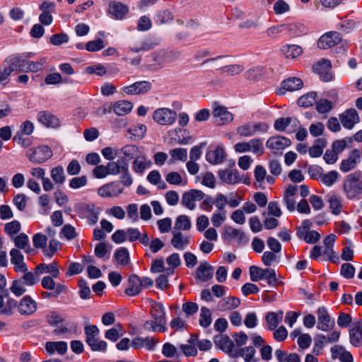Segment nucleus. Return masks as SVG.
<instances>
[{
	"mask_svg": "<svg viewBox=\"0 0 362 362\" xmlns=\"http://www.w3.org/2000/svg\"><path fill=\"white\" fill-rule=\"evenodd\" d=\"M117 163V161H110L106 165H97L93 171L94 176L96 178L101 179L105 177L107 175H114Z\"/></svg>",
	"mask_w": 362,
	"mask_h": 362,
	"instance_id": "23",
	"label": "nucleus"
},
{
	"mask_svg": "<svg viewBox=\"0 0 362 362\" xmlns=\"http://www.w3.org/2000/svg\"><path fill=\"white\" fill-rule=\"evenodd\" d=\"M129 163H127L126 161H117L115 171H114V175L121 174L119 177L120 182L126 187H129L133 183V179L129 173Z\"/></svg>",
	"mask_w": 362,
	"mask_h": 362,
	"instance_id": "11",
	"label": "nucleus"
},
{
	"mask_svg": "<svg viewBox=\"0 0 362 362\" xmlns=\"http://www.w3.org/2000/svg\"><path fill=\"white\" fill-rule=\"evenodd\" d=\"M55 4L53 2L44 1L40 6L42 13L39 16L40 22L45 25H49L52 22L51 11L54 8Z\"/></svg>",
	"mask_w": 362,
	"mask_h": 362,
	"instance_id": "20",
	"label": "nucleus"
},
{
	"mask_svg": "<svg viewBox=\"0 0 362 362\" xmlns=\"http://www.w3.org/2000/svg\"><path fill=\"white\" fill-rule=\"evenodd\" d=\"M155 20L159 24L170 23L173 20V15L168 10L160 11L156 15Z\"/></svg>",
	"mask_w": 362,
	"mask_h": 362,
	"instance_id": "55",
	"label": "nucleus"
},
{
	"mask_svg": "<svg viewBox=\"0 0 362 362\" xmlns=\"http://www.w3.org/2000/svg\"><path fill=\"white\" fill-rule=\"evenodd\" d=\"M42 274H49L52 277L57 278L59 275V270L56 262L51 264H40L35 267V274L40 276Z\"/></svg>",
	"mask_w": 362,
	"mask_h": 362,
	"instance_id": "27",
	"label": "nucleus"
},
{
	"mask_svg": "<svg viewBox=\"0 0 362 362\" xmlns=\"http://www.w3.org/2000/svg\"><path fill=\"white\" fill-rule=\"evenodd\" d=\"M151 89V83L147 81H140L132 85L124 86L122 91L128 95L144 94Z\"/></svg>",
	"mask_w": 362,
	"mask_h": 362,
	"instance_id": "10",
	"label": "nucleus"
},
{
	"mask_svg": "<svg viewBox=\"0 0 362 362\" xmlns=\"http://www.w3.org/2000/svg\"><path fill=\"white\" fill-rule=\"evenodd\" d=\"M146 127L143 124H137L128 129L127 132L138 139H142L146 133Z\"/></svg>",
	"mask_w": 362,
	"mask_h": 362,
	"instance_id": "52",
	"label": "nucleus"
},
{
	"mask_svg": "<svg viewBox=\"0 0 362 362\" xmlns=\"http://www.w3.org/2000/svg\"><path fill=\"white\" fill-rule=\"evenodd\" d=\"M123 189L115 182H110L100 187L98 189V194L102 197H117L122 194Z\"/></svg>",
	"mask_w": 362,
	"mask_h": 362,
	"instance_id": "21",
	"label": "nucleus"
},
{
	"mask_svg": "<svg viewBox=\"0 0 362 362\" xmlns=\"http://www.w3.org/2000/svg\"><path fill=\"white\" fill-rule=\"evenodd\" d=\"M128 11V7L121 2L112 1L109 4V13L117 20L122 19L127 13Z\"/></svg>",
	"mask_w": 362,
	"mask_h": 362,
	"instance_id": "29",
	"label": "nucleus"
},
{
	"mask_svg": "<svg viewBox=\"0 0 362 362\" xmlns=\"http://www.w3.org/2000/svg\"><path fill=\"white\" fill-rule=\"evenodd\" d=\"M141 290V279L136 274L131 275L128 279V286L125 289V293L129 296H134L140 293Z\"/></svg>",
	"mask_w": 362,
	"mask_h": 362,
	"instance_id": "24",
	"label": "nucleus"
},
{
	"mask_svg": "<svg viewBox=\"0 0 362 362\" xmlns=\"http://www.w3.org/2000/svg\"><path fill=\"white\" fill-rule=\"evenodd\" d=\"M177 118V113L166 107L156 110L153 115V120L160 125H172L175 122Z\"/></svg>",
	"mask_w": 362,
	"mask_h": 362,
	"instance_id": "6",
	"label": "nucleus"
},
{
	"mask_svg": "<svg viewBox=\"0 0 362 362\" xmlns=\"http://www.w3.org/2000/svg\"><path fill=\"white\" fill-rule=\"evenodd\" d=\"M213 277V268L207 262L202 263L197 269V278L205 282Z\"/></svg>",
	"mask_w": 362,
	"mask_h": 362,
	"instance_id": "34",
	"label": "nucleus"
},
{
	"mask_svg": "<svg viewBox=\"0 0 362 362\" xmlns=\"http://www.w3.org/2000/svg\"><path fill=\"white\" fill-rule=\"evenodd\" d=\"M226 158L224 149L221 146H217L214 150H210L206 153V160L211 164H219L223 162Z\"/></svg>",
	"mask_w": 362,
	"mask_h": 362,
	"instance_id": "31",
	"label": "nucleus"
},
{
	"mask_svg": "<svg viewBox=\"0 0 362 362\" xmlns=\"http://www.w3.org/2000/svg\"><path fill=\"white\" fill-rule=\"evenodd\" d=\"M118 264L127 265L129 262V254L127 248L121 247L115 254Z\"/></svg>",
	"mask_w": 362,
	"mask_h": 362,
	"instance_id": "50",
	"label": "nucleus"
},
{
	"mask_svg": "<svg viewBox=\"0 0 362 362\" xmlns=\"http://www.w3.org/2000/svg\"><path fill=\"white\" fill-rule=\"evenodd\" d=\"M37 310V303L29 296H24L18 303V311L22 315H30Z\"/></svg>",
	"mask_w": 362,
	"mask_h": 362,
	"instance_id": "13",
	"label": "nucleus"
},
{
	"mask_svg": "<svg viewBox=\"0 0 362 362\" xmlns=\"http://www.w3.org/2000/svg\"><path fill=\"white\" fill-rule=\"evenodd\" d=\"M265 72L264 69L262 66H255L250 69L246 72V77L249 80H256L261 77Z\"/></svg>",
	"mask_w": 362,
	"mask_h": 362,
	"instance_id": "63",
	"label": "nucleus"
},
{
	"mask_svg": "<svg viewBox=\"0 0 362 362\" xmlns=\"http://www.w3.org/2000/svg\"><path fill=\"white\" fill-rule=\"evenodd\" d=\"M162 354L168 358L174 356L179 357L180 354L177 351V348L172 344L167 342L163 346Z\"/></svg>",
	"mask_w": 362,
	"mask_h": 362,
	"instance_id": "57",
	"label": "nucleus"
},
{
	"mask_svg": "<svg viewBox=\"0 0 362 362\" xmlns=\"http://www.w3.org/2000/svg\"><path fill=\"white\" fill-rule=\"evenodd\" d=\"M291 145V141L286 137L276 136L268 139L266 146L274 151H281Z\"/></svg>",
	"mask_w": 362,
	"mask_h": 362,
	"instance_id": "19",
	"label": "nucleus"
},
{
	"mask_svg": "<svg viewBox=\"0 0 362 362\" xmlns=\"http://www.w3.org/2000/svg\"><path fill=\"white\" fill-rule=\"evenodd\" d=\"M317 93L310 92L300 96L298 100V105L300 107H308L317 103Z\"/></svg>",
	"mask_w": 362,
	"mask_h": 362,
	"instance_id": "45",
	"label": "nucleus"
},
{
	"mask_svg": "<svg viewBox=\"0 0 362 362\" xmlns=\"http://www.w3.org/2000/svg\"><path fill=\"white\" fill-rule=\"evenodd\" d=\"M250 275L252 281L266 279L267 283L272 286H275L278 281L276 272L273 269H262L257 266H251L250 267Z\"/></svg>",
	"mask_w": 362,
	"mask_h": 362,
	"instance_id": "3",
	"label": "nucleus"
},
{
	"mask_svg": "<svg viewBox=\"0 0 362 362\" xmlns=\"http://www.w3.org/2000/svg\"><path fill=\"white\" fill-rule=\"evenodd\" d=\"M25 286L19 280H14L10 291L16 296H21L26 292Z\"/></svg>",
	"mask_w": 362,
	"mask_h": 362,
	"instance_id": "62",
	"label": "nucleus"
},
{
	"mask_svg": "<svg viewBox=\"0 0 362 362\" xmlns=\"http://www.w3.org/2000/svg\"><path fill=\"white\" fill-rule=\"evenodd\" d=\"M173 238L170 240L171 245L174 248L178 250H184L189 244L190 238L187 235H184L180 231L173 230L172 231Z\"/></svg>",
	"mask_w": 362,
	"mask_h": 362,
	"instance_id": "22",
	"label": "nucleus"
},
{
	"mask_svg": "<svg viewBox=\"0 0 362 362\" xmlns=\"http://www.w3.org/2000/svg\"><path fill=\"white\" fill-rule=\"evenodd\" d=\"M332 107V103L327 99H321L316 103V110L321 114L328 112Z\"/></svg>",
	"mask_w": 362,
	"mask_h": 362,
	"instance_id": "61",
	"label": "nucleus"
},
{
	"mask_svg": "<svg viewBox=\"0 0 362 362\" xmlns=\"http://www.w3.org/2000/svg\"><path fill=\"white\" fill-rule=\"evenodd\" d=\"M244 70V67L241 64H228L223 67V74H226L229 76H234L239 74Z\"/></svg>",
	"mask_w": 362,
	"mask_h": 362,
	"instance_id": "60",
	"label": "nucleus"
},
{
	"mask_svg": "<svg viewBox=\"0 0 362 362\" xmlns=\"http://www.w3.org/2000/svg\"><path fill=\"white\" fill-rule=\"evenodd\" d=\"M47 237L42 233H36L33 236V243L36 249L45 250L47 246Z\"/></svg>",
	"mask_w": 362,
	"mask_h": 362,
	"instance_id": "56",
	"label": "nucleus"
},
{
	"mask_svg": "<svg viewBox=\"0 0 362 362\" xmlns=\"http://www.w3.org/2000/svg\"><path fill=\"white\" fill-rule=\"evenodd\" d=\"M87 211L88 215L87 216L88 222L90 225H95L98 220V216L100 212V209L93 204L87 206Z\"/></svg>",
	"mask_w": 362,
	"mask_h": 362,
	"instance_id": "51",
	"label": "nucleus"
},
{
	"mask_svg": "<svg viewBox=\"0 0 362 362\" xmlns=\"http://www.w3.org/2000/svg\"><path fill=\"white\" fill-rule=\"evenodd\" d=\"M11 262L14 265V270L17 272H26L28 267L24 262V257L22 252L18 250L13 248L10 251Z\"/></svg>",
	"mask_w": 362,
	"mask_h": 362,
	"instance_id": "17",
	"label": "nucleus"
},
{
	"mask_svg": "<svg viewBox=\"0 0 362 362\" xmlns=\"http://www.w3.org/2000/svg\"><path fill=\"white\" fill-rule=\"evenodd\" d=\"M214 120L218 125H223L233 121V115L223 106H216L213 111Z\"/></svg>",
	"mask_w": 362,
	"mask_h": 362,
	"instance_id": "12",
	"label": "nucleus"
},
{
	"mask_svg": "<svg viewBox=\"0 0 362 362\" xmlns=\"http://www.w3.org/2000/svg\"><path fill=\"white\" fill-rule=\"evenodd\" d=\"M68 346L65 341H47L45 344V350L49 354L57 351L59 354L63 355L67 351Z\"/></svg>",
	"mask_w": 362,
	"mask_h": 362,
	"instance_id": "35",
	"label": "nucleus"
},
{
	"mask_svg": "<svg viewBox=\"0 0 362 362\" xmlns=\"http://www.w3.org/2000/svg\"><path fill=\"white\" fill-rule=\"evenodd\" d=\"M235 151L238 153L252 152L257 156L264 153L262 141L259 139H252L246 142H239L234 146Z\"/></svg>",
	"mask_w": 362,
	"mask_h": 362,
	"instance_id": "5",
	"label": "nucleus"
},
{
	"mask_svg": "<svg viewBox=\"0 0 362 362\" xmlns=\"http://www.w3.org/2000/svg\"><path fill=\"white\" fill-rule=\"evenodd\" d=\"M240 304V300L234 296H229L223 299L221 304L222 310H230L238 308Z\"/></svg>",
	"mask_w": 362,
	"mask_h": 362,
	"instance_id": "48",
	"label": "nucleus"
},
{
	"mask_svg": "<svg viewBox=\"0 0 362 362\" xmlns=\"http://www.w3.org/2000/svg\"><path fill=\"white\" fill-rule=\"evenodd\" d=\"M61 245L59 241L56 239H52L49 242V245L47 247H45V250H43V253L45 256L52 257L56 252L58 250Z\"/></svg>",
	"mask_w": 362,
	"mask_h": 362,
	"instance_id": "59",
	"label": "nucleus"
},
{
	"mask_svg": "<svg viewBox=\"0 0 362 362\" xmlns=\"http://www.w3.org/2000/svg\"><path fill=\"white\" fill-rule=\"evenodd\" d=\"M133 105L127 100H119L115 103L113 106L114 112L119 116H124L132 110Z\"/></svg>",
	"mask_w": 362,
	"mask_h": 362,
	"instance_id": "41",
	"label": "nucleus"
},
{
	"mask_svg": "<svg viewBox=\"0 0 362 362\" xmlns=\"http://www.w3.org/2000/svg\"><path fill=\"white\" fill-rule=\"evenodd\" d=\"M51 177L55 183L62 185L66 179L64 168L62 166L52 168L51 170Z\"/></svg>",
	"mask_w": 362,
	"mask_h": 362,
	"instance_id": "54",
	"label": "nucleus"
},
{
	"mask_svg": "<svg viewBox=\"0 0 362 362\" xmlns=\"http://www.w3.org/2000/svg\"><path fill=\"white\" fill-rule=\"evenodd\" d=\"M37 120L47 128H57L59 126L58 118L47 111H40L37 115Z\"/></svg>",
	"mask_w": 362,
	"mask_h": 362,
	"instance_id": "14",
	"label": "nucleus"
},
{
	"mask_svg": "<svg viewBox=\"0 0 362 362\" xmlns=\"http://www.w3.org/2000/svg\"><path fill=\"white\" fill-rule=\"evenodd\" d=\"M52 156L51 148L47 146H38L30 148L27 152V156L33 163H42L49 159Z\"/></svg>",
	"mask_w": 362,
	"mask_h": 362,
	"instance_id": "7",
	"label": "nucleus"
},
{
	"mask_svg": "<svg viewBox=\"0 0 362 362\" xmlns=\"http://www.w3.org/2000/svg\"><path fill=\"white\" fill-rule=\"evenodd\" d=\"M256 353L255 349L252 346H247L240 349L238 352L233 354V357L242 356L244 358L245 362H257V360L254 358V356Z\"/></svg>",
	"mask_w": 362,
	"mask_h": 362,
	"instance_id": "42",
	"label": "nucleus"
},
{
	"mask_svg": "<svg viewBox=\"0 0 362 362\" xmlns=\"http://www.w3.org/2000/svg\"><path fill=\"white\" fill-rule=\"evenodd\" d=\"M151 315L159 324L165 323V311L162 303L153 302Z\"/></svg>",
	"mask_w": 362,
	"mask_h": 362,
	"instance_id": "33",
	"label": "nucleus"
},
{
	"mask_svg": "<svg viewBox=\"0 0 362 362\" xmlns=\"http://www.w3.org/2000/svg\"><path fill=\"white\" fill-rule=\"evenodd\" d=\"M281 52L286 58L294 59L302 54L303 49L297 45H286L281 47Z\"/></svg>",
	"mask_w": 362,
	"mask_h": 362,
	"instance_id": "38",
	"label": "nucleus"
},
{
	"mask_svg": "<svg viewBox=\"0 0 362 362\" xmlns=\"http://www.w3.org/2000/svg\"><path fill=\"white\" fill-rule=\"evenodd\" d=\"M268 129V124L264 122H247L239 126L237 133L240 136L252 137L257 134L266 133Z\"/></svg>",
	"mask_w": 362,
	"mask_h": 362,
	"instance_id": "4",
	"label": "nucleus"
},
{
	"mask_svg": "<svg viewBox=\"0 0 362 362\" xmlns=\"http://www.w3.org/2000/svg\"><path fill=\"white\" fill-rule=\"evenodd\" d=\"M331 67L332 65L329 60L322 59L314 66L313 69L324 81H329L332 78Z\"/></svg>",
	"mask_w": 362,
	"mask_h": 362,
	"instance_id": "18",
	"label": "nucleus"
},
{
	"mask_svg": "<svg viewBox=\"0 0 362 362\" xmlns=\"http://www.w3.org/2000/svg\"><path fill=\"white\" fill-rule=\"evenodd\" d=\"M218 175L220 179L227 184L233 185L240 181V176L237 170H219Z\"/></svg>",
	"mask_w": 362,
	"mask_h": 362,
	"instance_id": "32",
	"label": "nucleus"
},
{
	"mask_svg": "<svg viewBox=\"0 0 362 362\" xmlns=\"http://www.w3.org/2000/svg\"><path fill=\"white\" fill-rule=\"evenodd\" d=\"M16 249L23 250L27 254L35 253V249L33 248L29 243L28 236L22 233L13 238Z\"/></svg>",
	"mask_w": 362,
	"mask_h": 362,
	"instance_id": "26",
	"label": "nucleus"
},
{
	"mask_svg": "<svg viewBox=\"0 0 362 362\" xmlns=\"http://www.w3.org/2000/svg\"><path fill=\"white\" fill-rule=\"evenodd\" d=\"M214 342L216 347L221 349L223 352L233 356L234 343L228 336L225 334L216 335L214 338Z\"/></svg>",
	"mask_w": 362,
	"mask_h": 362,
	"instance_id": "15",
	"label": "nucleus"
},
{
	"mask_svg": "<svg viewBox=\"0 0 362 362\" xmlns=\"http://www.w3.org/2000/svg\"><path fill=\"white\" fill-rule=\"evenodd\" d=\"M359 158L360 151L358 149L352 150L349 157L341 161L340 170L346 173L355 168Z\"/></svg>",
	"mask_w": 362,
	"mask_h": 362,
	"instance_id": "25",
	"label": "nucleus"
},
{
	"mask_svg": "<svg viewBox=\"0 0 362 362\" xmlns=\"http://www.w3.org/2000/svg\"><path fill=\"white\" fill-rule=\"evenodd\" d=\"M124 335L122 326L120 324L115 325L113 327L106 331L105 337L113 342L117 341Z\"/></svg>",
	"mask_w": 362,
	"mask_h": 362,
	"instance_id": "44",
	"label": "nucleus"
},
{
	"mask_svg": "<svg viewBox=\"0 0 362 362\" xmlns=\"http://www.w3.org/2000/svg\"><path fill=\"white\" fill-rule=\"evenodd\" d=\"M360 179L361 173L358 172L351 173L344 179L342 189L348 199H355L362 194V182Z\"/></svg>",
	"mask_w": 362,
	"mask_h": 362,
	"instance_id": "1",
	"label": "nucleus"
},
{
	"mask_svg": "<svg viewBox=\"0 0 362 362\" xmlns=\"http://www.w3.org/2000/svg\"><path fill=\"white\" fill-rule=\"evenodd\" d=\"M317 315L318 321L317 329L327 332L333 328L334 321L329 316L326 308L320 307L317 310Z\"/></svg>",
	"mask_w": 362,
	"mask_h": 362,
	"instance_id": "9",
	"label": "nucleus"
},
{
	"mask_svg": "<svg viewBox=\"0 0 362 362\" xmlns=\"http://www.w3.org/2000/svg\"><path fill=\"white\" fill-rule=\"evenodd\" d=\"M119 153H122L123 156L117 161H126L127 163H129L132 159H135L140 153L139 148L135 145L131 144L123 146L119 150Z\"/></svg>",
	"mask_w": 362,
	"mask_h": 362,
	"instance_id": "30",
	"label": "nucleus"
},
{
	"mask_svg": "<svg viewBox=\"0 0 362 362\" xmlns=\"http://www.w3.org/2000/svg\"><path fill=\"white\" fill-rule=\"evenodd\" d=\"M46 62L45 58H41L37 62L28 61L26 66V72H37L43 69L44 64Z\"/></svg>",
	"mask_w": 362,
	"mask_h": 362,
	"instance_id": "58",
	"label": "nucleus"
},
{
	"mask_svg": "<svg viewBox=\"0 0 362 362\" xmlns=\"http://www.w3.org/2000/svg\"><path fill=\"white\" fill-rule=\"evenodd\" d=\"M192 224L189 218L186 215L179 216L175 222L174 230L180 231V230H188L191 228Z\"/></svg>",
	"mask_w": 362,
	"mask_h": 362,
	"instance_id": "47",
	"label": "nucleus"
},
{
	"mask_svg": "<svg viewBox=\"0 0 362 362\" xmlns=\"http://www.w3.org/2000/svg\"><path fill=\"white\" fill-rule=\"evenodd\" d=\"M350 342L352 345L357 346L362 341V320H358L353 324L349 329Z\"/></svg>",
	"mask_w": 362,
	"mask_h": 362,
	"instance_id": "28",
	"label": "nucleus"
},
{
	"mask_svg": "<svg viewBox=\"0 0 362 362\" xmlns=\"http://www.w3.org/2000/svg\"><path fill=\"white\" fill-rule=\"evenodd\" d=\"M13 71H26L28 61L23 59L21 56H15L6 60Z\"/></svg>",
	"mask_w": 362,
	"mask_h": 362,
	"instance_id": "40",
	"label": "nucleus"
},
{
	"mask_svg": "<svg viewBox=\"0 0 362 362\" xmlns=\"http://www.w3.org/2000/svg\"><path fill=\"white\" fill-rule=\"evenodd\" d=\"M303 83L300 78L291 77L284 80L281 83V87L285 90L294 91L300 89Z\"/></svg>",
	"mask_w": 362,
	"mask_h": 362,
	"instance_id": "39",
	"label": "nucleus"
},
{
	"mask_svg": "<svg viewBox=\"0 0 362 362\" xmlns=\"http://www.w3.org/2000/svg\"><path fill=\"white\" fill-rule=\"evenodd\" d=\"M86 342L93 351H104L107 349V343L100 340L98 336L100 330L96 325H89L84 327Z\"/></svg>",
	"mask_w": 362,
	"mask_h": 362,
	"instance_id": "2",
	"label": "nucleus"
},
{
	"mask_svg": "<svg viewBox=\"0 0 362 362\" xmlns=\"http://www.w3.org/2000/svg\"><path fill=\"white\" fill-rule=\"evenodd\" d=\"M24 273V274L19 279V280L27 286H33L37 284L39 281V276L35 274V271L33 272H28V269L26 272H21Z\"/></svg>",
	"mask_w": 362,
	"mask_h": 362,
	"instance_id": "46",
	"label": "nucleus"
},
{
	"mask_svg": "<svg viewBox=\"0 0 362 362\" xmlns=\"http://www.w3.org/2000/svg\"><path fill=\"white\" fill-rule=\"evenodd\" d=\"M341 40V36L339 33L327 32L320 37L317 41V47L322 49H329L338 45Z\"/></svg>",
	"mask_w": 362,
	"mask_h": 362,
	"instance_id": "8",
	"label": "nucleus"
},
{
	"mask_svg": "<svg viewBox=\"0 0 362 362\" xmlns=\"http://www.w3.org/2000/svg\"><path fill=\"white\" fill-rule=\"evenodd\" d=\"M151 165V162L145 156H138L132 163V168L135 173L142 174Z\"/></svg>",
	"mask_w": 362,
	"mask_h": 362,
	"instance_id": "37",
	"label": "nucleus"
},
{
	"mask_svg": "<svg viewBox=\"0 0 362 362\" xmlns=\"http://www.w3.org/2000/svg\"><path fill=\"white\" fill-rule=\"evenodd\" d=\"M170 155L173 159L185 161L187 158V151L185 148H177L170 151Z\"/></svg>",
	"mask_w": 362,
	"mask_h": 362,
	"instance_id": "64",
	"label": "nucleus"
},
{
	"mask_svg": "<svg viewBox=\"0 0 362 362\" xmlns=\"http://www.w3.org/2000/svg\"><path fill=\"white\" fill-rule=\"evenodd\" d=\"M284 312L279 310L278 312H269L266 316L265 320L268 324V328L269 330H274L279 323L283 320Z\"/></svg>",
	"mask_w": 362,
	"mask_h": 362,
	"instance_id": "36",
	"label": "nucleus"
},
{
	"mask_svg": "<svg viewBox=\"0 0 362 362\" xmlns=\"http://www.w3.org/2000/svg\"><path fill=\"white\" fill-rule=\"evenodd\" d=\"M230 57L228 56H219L215 58L208 59L202 63V65L211 63L212 66L223 74V67L229 62Z\"/></svg>",
	"mask_w": 362,
	"mask_h": 362,
	"instance_id": "43",
	"label": "nucleus"
},
{
	"mask_svg": "<svg viewBox=\"0 0 362 362\" xmlns=\"http://www.w3.org/2000/svg\"><path fill=\"white\" fill-rule=\"evenodd\" d=\"M340 119L345 128L351 129L356 124L359 122L360 118L357 111L351 108L340 115Z\"/></svg>",
	"mask_w": 362,
	"mask_h": 362,
	"instance_id": "16",
	"label": "nucleus"
},
{
	"mask_svg": "<svg viewBox=\"0 0 362 362\" xmlns=\"http://www.w3.org/2000/svg\"><path fill=\"white\" fill-rule=\"evenodd\" d=\"M211 313L210 310L206 307H202L199 315V325L206 328L211 324Z\"/></svg>",
	"mask_w": 362,
	"mask_h": 362,
	"instance_id": "49",
	"label": "nucleus"
},
{
	"mask_svg": "<svg viewBox=\"0 0 362 362\" xmlns=\"http://www.w3.org/2000/svg\"><path fill=\"white\" fill-rule=\"evenodd\" d=\"M339 173L335 170H332L327 173H322L320 181L326 186H332L339 178Z\"/></svg>",
	"mask_w": 362,
	"mask_h": 362,
	"instance_id": "53",
	"label": "nucleus"
}]
</instances>
